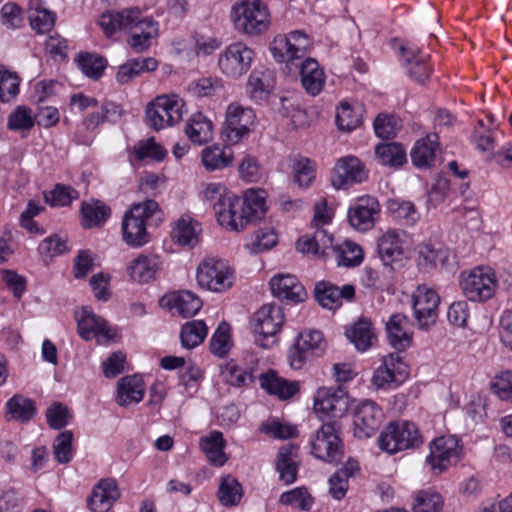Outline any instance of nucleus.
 Here are the masks:
<instances>
[{
  "label": "nucleus",
  "instance_id": "09e8293b",
  "mask_svg": "<svg viewBox=\"0 0 512 512\" xmlns=\"http://www.w3.org/2000/svg\"><path fill=\"white\" fill-rule=\"evenodd\" d=\"M375 156L382 165L390 167H398L406 162V151L396 142L378 144L375 147Z\"/></svg>",
  "mask_w": 512,
  "mask_h": 512
},
{
  "label": "nucleus",
  "instance_id": "8fccbe9b",
  "mask_svg": "<svg viewBox=\"0 0 512 512\" xmlns=\"http://www.w3.org/2000/svg\"><path fill=\"white\" fill-rule=\"evenodd\" d=\"M233 155L230 148L219 146L207 147L202 152V163L209 171L223 169L232 162Z\"/></svg>",
  "mask_w": 512,
  "mask_h": 512
},
{
  "label": "nucleus",
  "instance_id": "c03bdc74",
  "mask_svg": "<svg viewBox=\"0 0 512 512\" xmlns=\"http://www.w3.org/2000/svg\"><path fill=\"white\" fill-rule=\"evenodd\" d=\"M200 231L199 223L190 217H181L174 225L172 230V238L175 242L182 246H195L199 239Z\"/></svg>",
  "mask_w": 512,
  "mask_h": 512
},
{
  "label": "nucleus",
  "instance_id": "a211bd4d",
  "mask_svg": "<svg viewBox=\"0 0 512 512\" xmlns=\"http://www.w3.org/2000/svg\"><path fill=\"white\" fill-rule=\"evenodd\" d=\"M349 397L341 386L321 387L314 398V410L331 418H340L348 411Z\"/></svg>",
  "mask_w": 512,
  "mask_h": 512
},
{
  "label": "nucleus",
  "instance_id": "4c0bfd02",
  "mask_svg": "<svg viewBox=\"0 0 512 512\" xmlns=\"http://www.w3.org/2000/svg\"><path fill=\"white\" fill-rule=\"evenodd\" d=\"M296 447L286 445L280 448L277 455L276 469L282 482L289 485L296 481L298 474Z\"/></svg>",
  "mask_w": 512,
  "mask_h": 512
},
{
  "label": "nucleus",
  "instance_id": "2eb2a0df",
  "mask_svg": "<svg viewBox=\"0 0 512 512\" xmlns=\"http://www.w3.org/2000/svg\"><path fill=\"white\" fill-rule=\"evenodd\" d=\"M440 296L426 285H419L412 295V308L416 325L419 329L428 330L438 317Z\"/></svg>",
  "mask_w": 512,
  "mask_h": 512
},
{
  "label": "nucleus",
  "instance_id": "6e6552de",
  "mask_svg": "<svg viewBox=\"0 0 512 512\" xmlns=\"http://www.w3.org/2000/svg\"><path fill=\"white\" fill-rule=\"evenodd\" d=\"M312 454L323 461L338 463L342 460L343 443L340 439V424L337 420L323 423L311 441Z\"/></svg>",
  "mask_w": 512,
  "mask_h": 512
},
{
  "label": "nucleus",
  "instance_id": "72a5a7b5",
  "mask_svg": "<svg viewBox=\"0 0 512 512\" xmlns=\"http://www.w3.org/2000/svg\"><path fill=\"white\" fill-rule=\"evenodd\" d=\"M407 316L396 313L393 314L386 323V330L390 344L397 350L403 351L410 347L412 336L406 330L408 325Z\"/></svg>",
  "mask_w": 512,
  "mask_h": 512
},
{
  "label": "nucleus",
  "instance_id": "f03ea898",
  "mask_svg": "<svg viewBox=\"0 0 512 512\" xmlns=\"http://www.w3.org/2000/svg\"><path fill=\"white\" fill-rule=\"evenodd\" d=\"M266 196L262 189H248L243 197L234 195L222 199L214 205L219 224L241 231L248 223L261 220L267 212Z\"/></svg>",
  "mask_w": 512,
  "mask_h": 512
},
{
  "label": "nucleus",
  "instance_id": "ddd939ff",
  "mask_svg": "<svg viewBox=\"0 0 512 512\" xmlns=\"http://www.w3.org/2000/svg\"><path fill=\"white\" fill-rule=\"evenodd\" d=\"M255 121V113L249 107L231 103L226 110V119L222 128V138L228 145L239 143L248 136Z\"/></svg>",
  "mask_w": 512,
  "mask_h": 512
},
{
  "label": "nucleus",
  "instance_id": "5701e85b",
  "mask_svg": "<svg viewBox=\"0 0 512 512\" xmlns=\"http://www.w3.org/2000/svg\"><path fill=\"white\" fill-rule=\"evenodd\" d=\"M377 251L384 266L391 270L400 267L404 254L400 233L396 230H389L383 234L378 239Z\"/></svg>",
  "mask_w": 512,
  "mask_h": 512
},
{
  "label": "nucleus",
  "instance_id": "c756f323",
  "mask_svg": "<svg viewBox=\"0 0 512 512\" xmlns=\"http://www.w3.org/2000/svg\"><path fill=\"white\" fill-rule=\"evenodd\" d=\"M160 257L154 254H140L127 267L130 278L138 283H148L155 279L161 269Z\"/></svg>",
  "mask_w": 512,
  "mask_h": 512
},
{
  "label": "nucleus",
  "instance_id": "f8f14e48",
  "mask_svg": "<svg viewBox=\"0 0 512 512\" xmlns=\"http://www.w3.org/2000/svg\"><path fill=\"white\" fill-rule=\"evenodd\" d=\"M326 349L323 334L318 330H305L298 334L289 349L288 360L293 369L299 370L314 357L321 356Z\"/></svg>",
  "mask_w": 512,
  "mask_h": 512
},
{
  "label": "nucleus",
  "instance_id": "473e14b6",
  "mask_svg": "<svg viewBox=\"0 0 512 512\" xmlns=\"http://www.w3.org/2000/svg\"><path fill=\"white\" fill-rule=\"evenodd\" d=\"M260 386L269 394L277 396L279 399H288L293 397L299 391L297 381H289L279 377L275 371H269L260 376Z\"/></svg>",
  "mask_w": 512,
  "mask_h": 512
},
{
  "label": "nucleus",
  "instance_id": "de8ad7c7",
  "mask_svg": "<svg viewBox=\"0 0 512 512\" xmlns=\"http://www.w3.org/2000/svg\"><path fill=\"white\" fill-rule=\"evenodd\" d=\"M221 375L225 382L238 388L254 381L252 369L240 366L235 360H230L221 366Z\"/></svg>",
  "mask_w": 512,
  "mask_h": 512
},
{
  "label": "nucleus",
  "instance_id": "bf43d9fd",
  "mask_svg": "<svg viewBox=\"0 0 512 512\" xmlns=\"http://www.w3.org/2000/svg\"><path fill=\"white\" fill-rule=\"evenodd\" d=\"M73 433L69 430L58 434L53 442V454L60 464H67L72 460Z\"/></svg>",
  "mask_w": 512,
  "mask_h": 512
},
{
  "label": "nucleus",
  "instance_id": "f3484780",
  "mask_svg": "<svg viewBox=\"0 0 512 512\" xmlns=\"http://www.w3.org/2000/svg\"><path fill=\"white\" fill-rule=\"evenodd\" d=\"M409 375V366L398 353H390L382 358L381 365L374 371L373 385L378 389L397 387Z\"/></svg>",
  "mask_w": 512,
  "mask_h": 512
},
{
  "label": "nucleus",
  "instance_id": "a878e982",
  "mask_svg": "<svg viewBox=\"0 0 512 512\" xmlns=\"http://www.w3.org/2000/svg\"><path fill=\"white\" fill-rule=\"evenodd\" d=\"M163 308L175 310L184 318L193 317L202 307V301L190 291L165 294L159 301Z\"/></svg>",
  "mask_w": 512,
  "mask_h": 512
},
{
  "label": "nucleus",
  "instance_id": "f704fd0d",
  "mask_svg": "<svg viewBox=\"0 0 512 512\" xmlns=\"http://www.w3.org/2000/svg\"><path fill=\"white\" fill-rule=\"evenodd\" d=\"M158 68V62L153 57L133 58L120 65L116 79L120 84H127L145 72H153Z\"/></svg>",
  "mask_w": 512,
  "mask_h": 512
},
{
  "label": "nucleus",
  "instance_id": "0eeeda50",
  "mask_svg": "<svg viewBox=\"0 0 512 512\" xmlns=\"http://www.w3.org/2000/svg\"><path fill=\"white\" fill-rule=\"evenodd\" d=\"M284 313L275 304L263 305L253 317L255 343L261 348H270L277 342V335L284 323Z\"/></svg>",
  "mask_w": 512,
  "mask_h": 512
},
{
  "label": "nucleus",
  "instance_id": "79ce46f5",
  "mask_svg": "<svg viewBox=\"0 0 512 512\" xmlns=\"http://www.w3.org/2000/svg\"><path fill=\"white\" fill-rule=\"evenodd\" d=\"M7 420H16L22 423L30 421L35 413L36 408L33 400L16 394L6 403Z\"/></svg>",
  "mask_w": 512,
  "mask_h": 512
},
{
  "label": "nucleus",
  "instance_id": "4468645a",
  "mask_svg": "<svg viewBox=\"0 0 512 512\" xmlns=\"http://www.w3.org/2000/svg\"><path fill=\"white\" fill-rule=\"evenodd\" d=\"M462 451L458 438L442 436L430 444V454L426 461L433 473L441 474L460 460Z\"/></svg>",
  "mask_w": 512,
  "mask_h": 512
},
{
  "label": "nucleus",
  "instance_id": "6e6d98bb",
  "mask_svg": "<svg viewBox=\"0 0 512 512\" xmlns=\"http://www.w3.org/2000/svg\"><path fill=\"white\" fill-rule=\"evenodd\" d=\"M230 326L221 322L210 340V351L218 357H224L231 349Z\"/></svg>",
  "mask_w": 512,
  "mask_h": 512
},
{
  "label": "nucleus",
  "instance_id": "58836bf2",
  "mask_svg": "<svg viewBox=\"0 0 512 512\" xmlns=\"http://www.w3.org/2000/svg\"><path fill=\"white\" fill-rule=\"evenodd\" d=\"M333 238L324 229H317L311 236L301 237L297 243V249L302 253H311L318 257H323L326 250L334 248L332 246Z\"/></svg>",
  "mask_w": 512,
  "mask_h": 512
},
{
  "label": "nucleus",
  "instance_id": "393cba45",
  "mask_svg": "<svg viewBox=\"0 0 512 512\" xmlns=\"http://www.w3.org/2000/svg\"><path fill=\"white\" fill-rule=\"evenodd\" d=\"M120 497L117 483L114 479H102L93 488L88 498V507L92 512H108Z\"/></svg>",
  "mask_w": 512,
  "mask_h": 512
},
{
  "label": "nucleus",
  "instance_id": "20e7f679",
  "mask_svg": "<svg viewBox=\"0 0 512 512\" xmlns=\"http://www.w3.org/2000/svg\"><path fill=\"white\" fill-rule=\"evenodd\" d=\"M231 19L237 30L258 35L269 27V13L261 0H241L233 5Z\"/></svg>",
  "mask_w": 512,
  "mask_h": 512
},
{
  "label": "nucleus",
  "instance_id": "aec40b11",
  "mask_svg": "<svg viewBox=\"0 0 512 512\" xmlns=\"http://www.w3.org/2000/svg\"><path fill=\"white\" fill-rule=\"evenodd\" d=\"M384 414L377 403L371 400L361 401L354 412V435L369 438L381 426Z\"/></svg>",
  "mask_w": 512,
  "mask_h": 512
},
{
  "label": "nucleus",
  "instance_id": "603ef678",
  "mask_svg": "<svg viewBox=\"0 0 512 512\" xmlns=\"http://www.w3.org/2000/svg\"><path fill=\"white\" fill-rule=\"evenodd\" d=\"M333 251L339 266L355 267L363 261L362 248L352 241H344L342 245L334 247Z\"/></svg>",
  "mask_w": 512,
  "mask_h": 512
},
{
  "label": "nucleus",
  "instance_id": "b1692460",
  "mask_svg": "<svg viewBox=\"0 0 512 512\" xmlns=\"http://www.w3.org/2000/svg\"><path fill=\"white\" fill-rule=\"evenodd\" d=\"M379 211L380 206L376 198H360L355 206L348 210L349 223L359 231H367L374 226L375 216Z\"/></svg>",
  "mask_w": 512,
  "mask_h": 512
},
{
  "label": "nucleus",
  "instance_id": "7c9ffc66",
  "mask_svg": "<svg viewBox=\"0 0 512 512\" xmlns=\"http://www.w3.org/2000/svg\"><path fill=\"white\" fill-rule=\"evenodd\" d=\"M144 396V381L138 375L121 378L117 383V403L122 407L139 403Z\"/></svg>",
  "mask_w": 512,
  "mask_h": 512
},
{
  "label": "nucleus",
  "instance_id": "e2e57ef3",
  "mask_svg": "<svg viewBox=\"0 0 512 512\" xmlns=\"http://www.w3.org/2000/svg\"><path fill=\"white\" fill-rule=\"evenodd\" d=\"M260 431L277 439H288L297 435L296 426L282 423L278 418H269L263 422Z\"/></svg>",
  "mask_w": 512,
  "mask_h": 512
},
{
  "label": "nucleus",
  "instance_id": "412c9836",
  "mask_svg": "<svg viewBox=\"0 0 512 512\" xmlns=\"http://www.w3.org/2000/svg\"><path fill=\"white\" fill-rule=\"evenodd\" d=\"M270 289L274 297L289 303H301L307 298V292L296 276L277 274L270 280Z\"/></svg>",
  "mask_w": 512,
  "mask_h": 512
},
{
  "label": "nucleus",
  "instance_id": "338daca9",
  "mask_svg": "<svg viewBox=\"0 0 512 512\" xmlns=\"http://www.w3.org/2000/svg\"><path fill=\"white\" fill-rule=\"evenodd\" d=\"M447 251L435 248L432 244H423L419 247V264L425 268L443 265L447 259Z\"/></svg>",
  "mask_w": 512,
  "mask_h": 512
},
{
  "label": "nucleus",
  "instance_id": "6ab92c4d",
  "mask_svg": "<svg viewBox=\"0 0 512 512\" xmlns=\"http://www.w3.org/2000/svg\"><path fill=\"white\" fill-rule=\"evenodd\" d=\"M367 177L364 164L356 156L348 155L337 160L331 173V184L336 189H346Z\"/></svg>",
  "mask_w": 512,
  "mask_h": 512
},
{
  "label": "nucleus",
  "instance_id": "a18cd8bd",
  "mask_svg": "<svg viewBox=\"0 0 512 512\" xmlns=\"http://www.w3.org/2000/svg\"><path fill=\"white\" fill-rule=\"evenodd\" d=\"M217 495L223 506H237L243 497V488L235 477L226 475L220 479Z\"/></svg>",
  "mask_w": 512,
  "mask_h": 512
},
{
  "label": "nucleus",
  "instance_id": "cd10ccee",
  "mask_svg": "<svg viewBox=\"0 0 512 512\" xmlns=\"http://www.w3.org/2000/svg\"><path fill=\"white\" fill-rule=\"evenodd\" d=\"M77 328L80 337L86 341L100 336L105 339L113 337L112 330L107 322L87 307L82 309L81 316L77 318Z\"/></svg>",
  "mask_w": 512,
  "mask_h": 512
},
{
  "label": "nucleus",
  "instance_id": "423d86ee",
  "mask_svg": "<svg viewBox=\"0 0 512 512\" xmlns=\"http://www.w3.org/2000/svg\"><path fill=\"white\" fill-rule=\"evenodd\" d=\"M187 112L185 102L178 95L157 96L146 108L148 124L154 130L178 124Z\"/></svg>",
  "mask_w": 512,
  "mask_h": 512
},
{
  "label": "nucleus",
  "instance_id": "2f4dec72",
  "mask_svg": "<svg viewBox=\"0 0 512 512\" xmlns=\"http://www.w3.org/2000/svg\"><path fill=\"white\" fill-rule=\"evenodd\" d=\"M300 77L303 88L312 96L318 95L325 85L324 71L313 58H306L300 64Z\"/></svg>",
  "mask_w": 512,
  "mask_h": 512
},
{
  "label": "nucleus",
  "instance_id": "9b49d317",
  "mask_svg": "<svg viewBox=\"0 0 512 512\" xmlns=\"http://www.w3.org/2000/svg\"><path fill=\"white\" fill-rule=\"evenodd\" d=\"M460 287L466 298L473 302L491 299L497 287L494 271L489 267H476L468 274H463Z\"/></svg>",
  "mask_w": 512,
  "mask_h": 512
},
{
  "label": "nucleus",
  "instance_id": "3c124183",
  "mask_svg": "<svg viewBox=\"0 0 512 512\" xmlns=\"http://www.w3.org/2000/svg\"><path fill=\"white\" fill-rule=\"evenodd\" d=\"M292 172L294 182L302 188H307L315 180L316 163L307 158L299 156L293 160Z\"/></svg>",
  "mask_w": 512,
  "mask_h": 512
},
{
  "label": "nucleus",
  "instance_id": "7ed1b4c3",
  "mask_svg": "<svg viewBox=\"0 0 512 512\" xmlns=\"http://www.w3.org/2000/svg\"><path fill=\"white\" fill-rule=\"evenodd\" d=\"M158 211V203L151 199L133 204L125 212L122 219L123 241L133 248H139L147 244L150 240L146 227L147 221Z\"/></svg>",
  "mask_w": 512,
  "mask_h": 512
},
{
  "label": "nucleus",
  "instance_id": "c85d7f7f",
  "mask_svg": "<svg viewBox=\"0 0 512 512\" xmlns=\"http://www.w3.org/2000/svg\"><path fill=\"white\" fill-rule=\"evenodd\" d=\"M438 152L439 138L433 133L419 139L412 148L410 156L414 166L426 169L434 165Z\"/></svg>",
  "mask_w": 512,
  "mask_h": 512
},
{
  "label": "nucleus",
  "instance_id": "f257e3e1",
  "mask_svg": "<svg viewBox=\"0 0 512 512\" xmlns=\"http://www.w3.org/2000/svg\"><path fill=\"white\" fill-rule=\"evenodd\" d=\"M98 24L107 37L114 36L118 31L128 32L127 42L136 53L148 50L152 39L158 36V22L150 17H143L141 11L134 7L117 12H104Z\"/></svg>",
  "mask_w": 512,
  "mask_h": 512
},
{
  "label": "nucleus",
  "instance_id": "e433bc0d",
  "mask_svg": "<svg viewBox=\"0 0 512 512\" xmlns=\"http://www.w3.org/2000/svg\"><path fill=\"white\" fill-rule=\"evenodd\" d=\"M226 441L220 431H212L200 440V448L205 453L209 462L217 467L223 466L228 457L224 452Z\"/></svg>",
  "mask_w": 512,
  "mask_h": 512
},
{
  "label": "nucleus",
  "instance_id": "69168bd1",
  "mask_svg": "<svg viewBox=\"0 0 512 512\" xmlns=\"http://www.w3.org/2000/svg\"><path fill=\"white\" fill-rule=\"evenodd\" d=\"M443 506L442 496L436 492L421 491L418 493L413 505L414 512H441Z\"/></svg>",
  "mask_w": 512,
  "mask_h": 512
},
{
  "label": "nucleus",
  "instance_id": "4d7b16f0",
  "mask_svg": "<svg viewBox=\"0 0 512 512\" xmlns=\"http://www.w3.org/2000/svg\"><path fill=\"white\" fill-rule=\"evenodd\" d=\"M336 123L342 131H352L361 123L360 108H354L348 103H342L337 109Z\"/></svg>",
  "mask_w": 512,
  "mask_h": 512
},
{
  "label": "nucleus",
  "instance_id": "680f3d73",
  "mask_svg": "<svg viewBox=\"0 0 512 512\" xmlns=\"http://www.w3.org/2000/svg\"><path fill=\"white\" fill-rule=\"evenodd\" d=\"M389 211L394 219L406 225H413L419 219V214L412 202L394 200L389 203Z\"/></svg>",
  "mask_w": 512,
  "mask_h": 512
},
{
  "label": "nucleus",
  "instance_id": "ea45409f",
  "mask_svg": "<svg viewBox=\"0 0 512 512\" xmlns=\"http://www.w3.org/2000/svg\"><path fill=\"white\" fill-rule=\"evenodd\" d=\"M185 133L191 142L201 145L212 138L213 124L202 113H196L189 118Z\"/></svg>",
  "mask_w": 512,
  "mask_h": 512
},
{
  "label": "nucleus",
  "instance_id": "39448f33",
  "mask_svg": "<svg viewBox=\"0 0 512 512\" xmlns=\"http://www.w3.org/2000/svg\"><path fill=\"white\" fill-rule=\"evenodd\" d=\"M422 442V436L418 427L408 421L389 423L378 438L379 448L389 454H395L407 449H415Z\"/></svg>",
  "mask_w": 512,
  "mask_h": 512
},
{
  "label": "nucleus",
  "instance_id": "c9c22d12",
  "mask_svg": "<svg viewBox=\"0 0 512 512\" xmlns=\"http://www.w3.org/2000/svg\"><path fill=\"white\" fill-rule=\"evenodd\" d=\"M347 338L358 351H366L377 340L372 323L364 318L359 319L345 331Z\"/></svg>",
  "mask_w": 512,
  "mask_h": 512
},
{
  "label": "nucleus",
  "instance_id": "864d4df0",
  "mask_svg": "<svg viewBox=\"0 0 512 512\" xmlns=\"http://www.w3.org/2000/svg\"><path fill=\"white\" fill-rule=\"evenodd\" d=\"M78 197L79 193L76 189L64 184H56L51 191L44 193L46 203L53 207L68 206Z\"/></svg>",
  "mask_w": 512,
  "mask_h": 512
},
{
  "label": "nucleus",
  "instance_id": "37998d69",
  "mask_svg": "<svg viewBox=\"0 0 512 512\" xmlns=\"http://www.w3.org/2000/svg\"><path fill=\"white\" fill-rule=\"evenodd\" d=\"M274 86L273 73L266 70H254L248 79L247 88L255 100L265 99Z\"/></svg>",
  "mask_w": 512,
  "mask_h": 512
},
{
  "label": "nucleus",
  "instance_id": "052dcab7",
  "mask_svg": "<svg viewBox=\"0 0 512 512\" xmlns=\"http://www.w3.org/2000/svg\"><path fill=\"white\" fill-rule=\"evenodd\" d=\"M35 119L31 109L25 106H18L8 116L7 127L12 131H26L33 128Z\"/></svg>",
  "mask_w": 512,
  "mask_h": 512
},
{
  "label": "nucleus",
  "instance_id": "5fc2aeb1",
  "mask_svg": "<svg viewBox=\"0 0 512 512\" xmlns=\"http://www.w3.org/2000/svg\"><path fill=\"white\" fill-rule=\"evenodd\" d=\"M78 67L88 77L97 79L102 76L107 61L101 57L89 53H81L77 58Z\"/></svg>",
  "mask_w": 512,
  "mask_h": 512
},
{
  "label": "nucleus",
  "instance_id": "dca6fc26",
  "mask_svg": "<svg viewBox=\"0 0 512 512\" xmlns=\"http://www.w3.org/2000/svg\"><path fill=\"white\" fill-rule=\"evenodd\" d=\"M310 41L301 31L290 32L289 35H279L270 45V51L276 61L293 64L307 54Z\"/></svg>",
  "mask_w": 512,
  "mask_h": 512
},
{
  "label": "nucleus",
  "instance_id": "49530a36",
  "mask_svg": "<svg viewBox=\"0 0 512 512\" xmlns=\"http://www.w3.org/2000/svg\"><path fill=\"white\" fill-rule=\"evenodd\" d=\"M208 334V327L202 320L188 321L182 325L180 340L182 347L193 349L205 340Z\"/></svg>",
  "mask_w": 512,
  "mask_h": 512
},
{
  "label": "nucleus",
  "instance_id": "bb28decb",
  "mask_svg": "<svg viewBox=\"0 0 512 512\" xmlns=\"http://www.w3.org/2000/svg\"><path fill=\"white\" fill-rule=\"evenodd\" d=\"M401 52L404 62L408 65L410 78L424 84L432 73V67L428 63L429 55L423 54L416 46H402Z\"/></svg>",
  "mask_w": 512,
  "mask_h": 512
},
{
  "label": "nucleus",
  "instance_id": "774afa93",
  "mask_svg": "<svg viewBox=\"0 0 512 512\" xmlns=\"http://www.w3.org/2000/svg\"><path fill=\"white\" fill-rule=\"evenodd\" d=\"M373 128L377 137L391 139L397 133V120L394 115L380 113L374 120Z\"/></svg>",
  "mask_w": 512,
  "mask_h": 512
},
{
  "label": "nucleus",
  "instance_id": "0e129e2a",
  "mask_svg": "<svg viewBox=\"0 0 512 512\" xmlns=\"http://www.w3.org/2000/svg\"><path fill=\"white\" fill-rule=\"evenodd\" d=\"M134 153L138 160L151 158L156 161H162L167 152L153 137H150L147 140L139 141L134 147Z\"/></svg>",
  "mask_w": 512,
  "mask_h": 512
},
{
  "label": "nucleus",
  "instance_id": "1a4fd4ad",
  "mask_svg": "<svg viewBox=\"0 0 512 512\" xmlns=\"http://www.w3.org/2000/svg\"><path fill=\"white\" fill-rule=\"evenodd\" d=\"M198 285L201 288L223 292L234 283V272L226 261L217 258L204 259L197 268Z\"/></svg>",
  "mask_w": 512,
  "mask_h": 512
},
{
  "label": "nucleus",
  "instance_id": "4be33fe9",
  "mask_svg": "<svg viewBox=\"0 0 512 512\" xmlns=\"http://www.w3.org/2000/svg\"><path fill=\"white\" fill-rule=\"evenodd\" d=\"M314 295L323 308L333 310L342 305L343 299L352 300L355 296V288L350 284L339 288L329 281H319L315 284Z\"/></svg>",
  "mask_w": 512,
  "mask_h": 512
},
{
  "label": "nucleus",
  "instance_id": "13d9d810",
  "mask_svg": "<svg viewBox=\"0 0 512 512\" xmlns=\"http://www.w3.org/2000/svg\"><path fill=\"white\" fill-rule=\"evenodd\" d=\"M280 503L299 508L303 511H309L313 504V498L306 488L297 487L282 493Z\"/></svg>",
  "mask_w": 512,
  "mask_h": 512
},
{
  "label": "nucleus",
  "instance_id": "a19ab883",
  "mask_svg": "<svg viewBox=\"0 0 512 512\" xmlns=\"http://www.w3.org/2000/svg\"><path fill=\"white\" fill-rule=\"evenodd\" d=\"M82 225L84 228L102 226L111 215V209L102 201L83 202L81 206Z\"/></svg>",
  "mask_w": 512,
  "mask_h": 512
},
{
  "label": "nucleus",
  "instance_id": "9d476101",
  "mask_svg": "<svg viewBox=\"0 0 512 512\" xmlns=\"http://www.w3.org/2000/svg\"><path fill=\"white\" fill-rule=\"evenodd\" d=\"M255 51L246 43L238 41L229 44L218 57L220 71L231 79H239L251 68Z\"/></svg>",
  "mask_w": 512,
  "mask_h": 512
}]
</instances>
